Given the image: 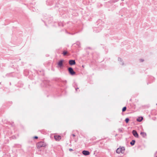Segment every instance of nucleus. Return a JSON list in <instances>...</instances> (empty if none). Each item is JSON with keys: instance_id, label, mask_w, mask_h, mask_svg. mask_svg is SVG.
<instances>
[{"instance_id": "obj_1", "label": "nucleus", "mask_w": 157, "mask_h": 157, "mask_svg": "<svg viewBox=\"0 0 157 157\" xmlns=\"http://www.w3.org/2000/svg\"><path fill=\"white\" fill-rule=\"evenodd\" d=\"M45 145V144L44 142H40L37 144V147L38 148H40L42 147H44Z\"/></svg>"}, {"instance_id": "obj_2", "label": "nucleus", "mask_w": 157, "mask_h": 157, "mask_svg": "<svg viewBox=\"0 0 157 157\" xmlns=\"http://www.w3.org/2000/svg\"><path fill=\"white\" fill-rule=\"evenodd\" d=\"M68 70L70 74L71 75H74L75 74V72L74 71L73 68L72 67H69L68 69Z\"/></svg>"}, {"instance_id": "obj_3", "label": "nucleus", "mask_w": 157, "mask_h": 157, "mask_svg": "<svg viewBox=\"0 0 157 157\" xmlns=\"http://www.w3.org/2000/svg\"><path fill=\"white\" fill-rule=\"evenodd\" d=\"M132 133L133 136L136 138H138L139 135L136 131L135 130H133L132 131Z\"/></svg>"}, {"instance_id": "obj_4", "label": "nucleus", "mask_w": 157, "mask_h": 157, "mask_svg": "<svg viewBox=\"0 0 157 157\" xmlns=\"http://www.w3.org/2000/svg\"><path fill=\"white\" fill-rule=\"evenodd\" d=\"M69 63L70 65H73L75 64V61L74 60H70L69 61Z\"/></svg>"}, {"instance_id": "obj_5", "label": "nucleus", "mask_w": 157, "mask_h": 157, "mask_svg": "<svg viewBox=\"0 0 157 157\" xmlns=\"http://www.w3.org/2000/svg\"><path fill=\"white\" fill-rule=\"evenodd\" d=\"M82 153L85 155H87L90 154V152L84 150L82 151Z\"/></svg>"}, {"instance_id": "obj_6", "label": "nucleus", "mask_w": 157, "mask_h": 157, "mask_svg": "<svg viewBox=\"0 0 157 157\" xmlns=\"http://www.w3.org/2000/svg\"><path fill=\"white\" fill-rule=\"evenodd\" d=\"M54 138L57 141H59L61 139V136H55Z\"/></svg>"}, {"instance_id": "obj_7", "label": "nucleus", "mask_w": 157, "mask_h": 157, "mask_svg": "<svg viewBox=\"0 0 157 157\" xmlns=\"http://www.w3.org/2000/svg\"><path fill=\"white\" fill-rule=\"evenodd\" d=\"M63 60H60L59 61L58 63V65L59 67H61L63 66Z\"/></svg>"}, {"instance_id": "obj_8", "label": "nucleus", "mask_w": 157, "mask_h": 157, "mask_svg": "<svg viewBox=\"0 0 157 157\" xmlns=\"http://www.w3.org/2000/svg\"><path fill=\"white\" fill-rule=\"evenodd\" d=\"M118 60L121 62V64L122 65H124V62L123 61V60L122 59H121L120 58H118Z\"/></svg>"}, {"instance_id": "obj_9", "label": "nucleus", "mask_w": 157, "mask_h": 157, "mask_svg": "<svg viewBox=\"0 0 157 157\" xmlns=\"http://www.w3.org/2000/svg\"><path fill=\"white\" fill-rule=\"evenodd\" d=\"M143 119L142 117H139L136 120L139 122H141Z\"/></svg>"}, {"instance_id": "obj_10", "label": "nucleus", "mask_w": 157, "mask_h": 157, "mask_svg": "<svg viewBox=\"0 0 157 157\" xmlns=\"http://www.w3.org/2000/svg\"><path fill=\"white\" fill-rule=\"evenodd\" d=\"M116 152L117 153H122L121 149L120 148H118L116 150Z\"/></svg>"}, {"instance_id": "obj_11", "label": "nucleus", "mask_w": 157, "mask_h": 157, "mask_svg": "<svg viewBox=\"0 0 157 157\" xmlns=\"http://www.w3.org/2000/svg\"><path fill=\"white\" fill-rule=\"evenodd\" d=\"M140 135L144 137H145L146 136V133L144 132H141Z\"/></svg>"}, {"instance_id": "obj_12", "label": "nucleus", "mask_w": 157, "mask_h": 157, "mask_svg": "<svg viewBox=\"0 0 157 157\" xmlns=\"http://www.w3.org/2000/svg\"><path fill=\"white\" fill-rule=\"evenodd\" d=\"M135 141L134 140H132V141L130 143L131 145L132 146L133 145L135 144Z\"/></svg>"}, {"instance_id": "obj_13", "label": "nucleus", "mask_w": 157, "mask_h": 157, "mask_svg": "<svg viewBox=\"0 0 157 157\" xmlns=\"http://www.w3.org/2000/svg\"><path fill=\"white\" fill-rule=\"evenodd\" d=\"M121 149V151H122V153H124V151L125 150L124 148V147H122L120 148Z\"/></svg>"}, {"instance_id": "obj_14", "label": "nucleus", "mask_w": 157, "mask_h": 157, "mask_svg": "<svg viewBox=\"0 0 157 157\" xmlns=\"http://www.w3.org/2000/svg\"><path fill=\"white\" fill-rule=\"evenodd\" d=\"M126 107H124L122 109V111L123 112H124L126 110Z\"/></svg>"}, {"instance_id": "obj_15", "label": "nucleus", "mask_w": 157, "mask_h": 157, "mask_svg": "<svg viewBox=\"0 0 157 157\" xmlns=\"http://www.w3.org/2000/svg\"><path fill=\"white\" fill-rule=\"evenodd\" d=\"M129 121V119L128 118H126L125 120V121L126 123H128Z\"/></svg>"}, {"instance_id": "obj_16", "label": "nucleus", "mask_w": 157, "mask_h": 157, "mask_svg": "<svg viewBox=\"0 0 157 157\" xmlns=\"http://www.w3.org/2000/svg\"><path fill=\"white\" fill-rule=\"evenodd\" d=\"M67 53V52L66 51H64L63 52V54L64 56H65Z\"/></svg>"}, {"instance_id": "obj_17", "label": "nucleus", "mask_w": 157, "mask_h": 157, "mask_svg": "<svg viewBox=\"0 0 157 157\" xmlns=\"http://www.w3.org/2000/svg\"><path fill=\"white\" fill-rule=\"evenodd\" d=\"M140 62H143L144 61V60L142 59H140Z\"/></svg>"}, {"instance_id": "obj_18", "label": "nucleus", "mask_w": 157, "mask_h": 157, "mask_svg": "<svg viewBox=\"0 0 157 157\" xmlns=\"http://www.w3.org/2000/svg\"><path fill=\"white\" fill-rule=\"evenodd\" d=\"M69 150L70 151H73V149L71 148H70L69 149Z\"/></svg>"}, {"instance_id": "obj_19", "label": "nucleus", "mask_w": 157, "mask_h": 157, "mask_svg": "<svg viewBox=\"0 0 157 157\" xmlns=\"http://www.w3.org/2000/svg\"><path fill=\"white\" fill-rule=\"evenodd\" d=\"M34 138L35 139H37L38 138V137H37V136H35L34 137Z\"/></svg>"}, {"instance_id": "obj_20", "label": "nucleus", "mask_w": 157, "mask_h": 157, "mask_svg": "<svg viewBox=\"0 0 157 157\" xmlns=\"http://www.w3.org/2000/svg\"><path fill=\"white\" fill-rule=\"evenodd\" d=\"M72 135L73 136L75 137V136L74 134H72Z\"/></svg>"}, {"instance_id": "obj_21", "label": "nucleus", "mask_w": 157, "mask_h": 157, "mask_svg": "<svg viewBox=\"0 0 157 157\" xmlns=\"http://www.w3.org/2000/svg\"><path fill=\"white\" fill-rule=\"evenodd\" d=\"M78 89V88H76L75 90H77Z\"/></svg>"}, {"instance_id": "obj_22", "label": "nucleus", "mask_w": 157, "mask_h": 157, "mask_svg": "<svg viewBox=\"0 0 157 157\" xmlns=\"http://www.w3.org/2000/svg\"><path fill=\"white\" fill-rule=\"evenodd\" d=\"M120 130V131H121H121H122V130Z\"/></svg>"}, {"instance_id": "obj_23", "label": "nucleus", "mask_w": 157, "mask_h": 157, "mask_svg": "<svg viewBox=\"0 0 157 157\" xmlns=\"http://www.w3.org/2000/svg\"><path fill=\"white\" fill-rule=\"evenodd\" d=\"M156 157H157V156H156Z\"/></svg>"}]
</instances>
